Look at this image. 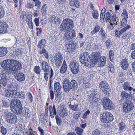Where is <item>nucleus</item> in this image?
Returning a JSON list of instances; mask_svg holds the SVG:
<instances>
[{"instance_id": "nucleus-37", "label": "nucleus", "mask_w": 135, "mask_h": 135, "mask_svg": "<svg viewBox=\"0 0 135 135\" xmlns=\"http://www.w3.org/2000/svg\"><path fill=\"white\" fill-rule=\"evenodd\" d=\"M94 58H93L95 60H97L98 61H99L100 60V54L99 52H96L94 53Z\"/></svg>"}, {"instance_id": "nucleus-50", "label": "nucleus", "mask_w": 135, "mask_h": 135, "mask_svg": "<svg viewBox=\"0 0 135 135\" xmlns=\"http://www.w3.org/2000/svg\"><path fill=\"white\" fill-rule=\"evenodd\" d=\"M55 63L56 66L59 67L62 64V60L54 59Z\"/></svg>"}, {"instance_id": "nucleus-34", "label": "nucleus", "mask_w": 135, "mask_h": 135, "mask_svg": "<svg viewBox=\"0 0 135 135\" xmlns=\"http://www.w3.org/2000/svg\"><path fill=\"white\" fill-rule=\"evenodd\" d=\"M46 41L45 39H42L39 41L37 45L38 47L40 48H43L45 46Z\"/></svg>"}, {"instance_id": "nucleus-52", "label": "nucleus", "mask_w": 135, "mask_h": 135, "mask_svg": "<svg viewBox=\"0 0 135 135\" xmlns=\"http://www.w3.org/2000/svg\"><path fill=\"white\" fill-rule=\"evenodd\" d=\"M35 6L37 9L40 8L42 6L41 3L39 0L36 1V3H35Z\"/></svg>"}, {"instance_id": "nucleus-55", "label": "nucleus", "mask_w": 135, "mask_h": 135, "mask_svg": "<svg viewBox=\"0 0 135 135\" xmlns=\"http://www.w3.org/2000/svg\"><path fill=\"white\" fill-rule=\"evenodd\" d=\"M92 135H102L100 134V131L97 129L94 131L92 133Z\"/></svg>"}, {"instance_id": "nucleus-10", "label": "nucleus", "mask_w": 135, "mask_h": 135, "mask_svg": "<svg viewBox=\"0 0 135 135\" xmlns=\"http://www.w3.org/2000/svg\"><path fill=\"white\" fill-rule=\"evenodd\" d=\"M91 57H90L88 52H84L82 53L80 57V60L84 65L86 66L87 63Z\"/></svg>"}, {"instance_id": "nucleus-21", "label": "nucleus", "mask_w": 135, "mask_h": 135, "mask_svg": "<svg viewBox=\"0 0 135 135\" xmlns=\"http://www.w3.org/2000/svg\"><path fill=\"white\" fill-rule=\"evenodd\" d=\"M18 91L16 90H10L5 94L6 97L10 98H15L16 96Z\"/></svg>"}, {"instance_id": "nucleus-3", "label": "nucleus", "mask_w": 135, "mask_h": 135, "mask_svg": "<svg viewBox=\"0 0 135 135\" xmlns=\"http://www.w3.org/2000/svg\"><path fill=\"white\" fill-rule=\"evenodd\" d=\"M62 86L60 83L58 82H56L54 84V89L55 94V98L56 101H58L61 98L62 93Z\"/></svg>"}, {"instance_id": "nucleus-9", "label": "nucleus", "mask_w": 135, "mask_h": 135, "mask_svg": "<svg viewBox=\"0 0 135 135\" xmlns=\"http://www.w3.org/2000/svg\"><path fill=\"white\" fill-rule=\"evenodd\" d=\"M11 79L4 73L0 74V88H4L7 84V80Z\"/></svg>"}, {"instance_id": "nucleus-47", "label": "nucleus", "mask_w": 135, "mask_h": 135, "mask_svg": "<svg viewBox=\"0 0 135 135\" xmlns=\"http://www.w3.org/2000/svg\"><path fill=\"white\" fill-rule=\"evenodd\" d=\"M92 15L94 18L98 19L99 16L98 11L96 10H94L92 12Z\"/></svg>"}, {"instance_id": "nucleus-48", "label": "nucleus", "mask_w": 135, "mask_h": 135, "mask_svg": "<svg viewBox=\"0 0 135 135\" xmlns=\"http://www.w3.org/2000/svg\"><path fill=\"white\" fill-rule=\"evenodd\" d=\"M108 71L113 73L114 71V69L113 65L111 63L109 64L108 68Z\"/></svg>"}, {"instance_id": "nucleus-1", "label": "nucleus", "mask_w": 135, "mask_h": 135, "mask_svg": "<svg viewBox=\"0 0 135 135\" xmlns=\"http://www.w3.org/2000/svg\"><path fill=\"white\" fill-rule=\"evenodd\" d=\"M74 26L73 21L70 18H66L63 20L59 27L60 31L65 33L64 37L68 42H71L76 37V32L75 30H72Z\"/></svg>"}, {"instance_id": "nucleus-24", "label": "nucleus", "mask_w": 135, "mask_h": 135, "mask_svg": "<svg viewBox=\"0 0 135 135\" xmlns=\"http://www.w3.org/2000/svg\"><path fill=\"white\" fill-rule=\"evenodd\" d=\"M70 84L71 89L75 90L78 87V84L76 81L72 79L70 81Z\"/></svg>"}, {"instance_id": "nucleus-46", "label": "nucleus", "mask_w": 135, "mask_h": 135, "mask_svg": "<svg viewBox=\"0 0 135 135\" xmlns=\"http://www.w3.org/2000/svg\"><path fill=\"white\" fill-rule=\"evenodd\" d=\"M2 102L3 104V105L4 107H7L9 106L10 101H9L8 99H6L3 100H2Z\"/></svg>"}, {"instance_id": "nucleus-64", "label": "nucleus", "mask_w": 135, "mask_h": 135, "mask_svg": "<svg viewBox=\"0 0 135 135\" xmlns=\"http://www.w3.org/2000/svg\"><path fill=\"white\" fill-rule=\"evenodd\" d=\"M21 53L22 52L21 50L19 49H17L15 51V54L17 56H18L20 55Z\"/></svg>"}, {"instance_id": "nucleus-25", "label": "nucleus", "mask_w": 135, "mask_h": 135, "mask_svg": "<svg viewBox=\"0 0 135 135\" xmlns=\"http://www.w3.org/2000/svg\"><path fill=\"white\" fill-rule=\"evenodd\" d=\"M9 59L6 60H4L2 63L1 66L2 68L4 69V70L3 71V73H5L6 70L7 68L9 67V62H8L7 61Z\"/></svg>"}, {"instance_id": "nucleus-23", "label": "nucleus", "mask_w": 135, "mask_h": 135, "mask_svg": "<svg viewBox=\"0 0 135 135\" xmlns=\"http://www.w3.org/2000/svg\"><path fill=\"white\" fill-rule=\"evenodd\" d=\"M41 66L42 70L45 73H49V66L47 62L43 61L41 63Z\"/></svg>"}, {"instance_id": "nucleus-14", "label": "nucleus", "mask_w": 135, "mask_h": 135, "mask_svg": "<svg viewBox=\"0 0 135 135\" xmlns=\"http://www.w3.org/2000/svg\"><path fill=\"white\" fill-rule=\"evenodd\" d=\"M7 61L8 62H9V66H10L19 67L20 68H22L21 63L18 61L13 59H9Z\"/></svg>"}, {"instance_id": "nucleus-11", "label": "nucleus", "mask_w": 135, "mask_h": 135, "mask_svg": "<svg viewBox=\"0 0 135 135\" xmlns=\"http://www.w3.org/2000/svg\"><path fill=\"white\" fill-rule=\"evenodd\" d=\"M71 71L74 74H77L79 71L78 63L75 61H71L69 64Z\"/></svg>"}, {"instance_id": "nucleus-45", "label": "nucleus", "mask_w": 135, "mask_h": 135, "mask_svg": "<svg viewBox=\"0 0 135 135\" xmlns=\"http://www.w3.org/2000/svg\"><path fill=\"white\" fill-rule=\"evenodd\" d=\"M68 111L65 109H62L61 110L60 113V116L62 117H65L68 115Z\"/></svg>"}, {"instance_id": "nucleus-7", "label": "nucleus", "mask_w": 135, "mask_h": 135, "mask_svg": "<svg viewBox=\"0 0 135 135\" xmlns=\"http://www.w3.org/2000/svg\"><path fill=\"white\" fill-rule=\"evenodd\" d=\"M21 68H20L19 67L9 66V67L6 69V72L4 73L11 79L12 77V74H16L17 73L18 70H20Z\"/></svg>"}, {"instance_id": "nucleus-35", "label": "nucleus", "mask_w": 135, "mask_h": 135, "mask_svg": "<svg viewBox=\"0 0 135 135\" xmlns=\"http://www.w3.org/2000/svg\"><path fill=\"white\" fill-rule=\"evenodd\" d=\"M33 71L36 74H40L41 72V70L40 67L39 66H35L34 67L33 69Z\"/></svg>"}, {"instance_id": "nucleus-58", "label": "nucleus", "mask_w": 135, "mask_h": 135, "mask_svg": "<svg viewBox=\"0 0 135 135\" xmlns=\"http://www.w3.org/2000/svg\"><path fill=\"white\" fill-rule=\"evenodd\" d=\"M125 127V123L123 122H121L119 126V129L120 130L122 131L123 130Z\"/></svg>"}, {"instance_id": "nucleus-51", "label": "nucleus", "mask_w": 135, "mask_h": 135, "mask_svg": "<svg viewBox=\"0 0 135 135\" xmlns=\"http://www.w3.org/2000/svg\"><path fill=\"white\" fill-rule=\"evenodd\" d=\"M28 25L29 26V28L30 29H32L33 28L34 24L32 22V19L31 18L30 19H28Z\"/></svg>"}, {"instance_id": "nucleus-30", "label": "nucleus", "mask_w": 135, "mask_h": 135, "mask_svg": "<svg viewBox=\"0 0 135 135\" xmlns=\"http://www.w3.org/2000/svg\"><path fill=\"white\" fill-rule=\"evenodd\" d=\"M98 62V61L97 60H95L94 58L92 59L91 57V59H90L88 61V63H87L86 66L89 67V65H90L92 67L94 66Z\"/></svg>"}, {"instance_id": "nucleus-22", "label": "nucleus", "mask_w": 135, "mask_h": 135, "mask_svg": "<svg viewBox=\"0 0 135 135\" xmlns=\"http://www.w3.org/2000/svg\"><path fill=\"white\" fill-rule=\"evenodd\" d=\"M69 4L71 6H75L77 8L80 7V2L79 0H69Z\"/></svg>"}, {"instance_id": "nucleus-26", "label": "nucleus", "mask_w": 135, "mask_h": 135, "mask_svg": "<svg viewBox=\"0 0 135 135\" xmlns=\"http://www.w3.org/2000/svg\"><path fill=\"white\" fill-rule=\"evenodd\" d=\"M67 69V65L65 60H64L60 69V73L62 74L65 73Z\"/></svg>"}, {"instance_id": "nucleus-41", "label": "nucleus", "mask_w": 135, "mask_h": 135, "mask_svg": "<svg viewBox=\"0 0 135 135\" xmlns=\"http://www.w3.org/2000/svg\"><path fill=\"white\" fill-rule=\"evenodd\" d=\"M54 59L62 60V54L58 52L56 53L54 56Z\"/></svg>"}, {"instance_id": "nucleus-63", "label": "nucleus", "mask_w": 135, "mask_h": 135, "mask_svg": "<svg viewBox=\"0 0 135 135\" xmlns=\"http://www.w3.org/2000/svg\"><path fill=\"white\" fill-rule=\"evenodd\" d=\"M110 22L109 23L110 25L108 26V28L109 30H111L114 28V27L113 26V23H112V21H110Z\"/></svg>"}, {"instance_id": "nucleus-38", "label": "nucleus", "mask_w": 135, "mask_h": 135, "mask_svg": "<svg viewBox=\"0 0 135 135\" xmlns=\"http://www.w3.org/2000/svg\"><path fill=\"white\" fill-rule=\"evenodd\" d=\"M75 130L78 135H82L83 134V131L82 129L77 127L75 128Z\"/></svg>"}, {"instance_id": "nucleus-27", "label": "nucleus", "mask_w": 135, "mask_h": 135, "mask_svg": "<svg viewBox=\"0 0 135 135\" xmlns=\"http://www.w3.org/2000/svg\"><path fill=\"white\" fill-rule=\"evenodd\" d=\"M100 97V95L98 94L95 91L92 92V93L90 94V96L89 99L90 100L92 99L93 101H94L95 99H94V98H96L98 99Z\"/></svg>"}, {"instance_id": "nucleus-40", "label": "nucleus", "mask_w": 135, "mask_h": 135, "mask_svg": "<svg viewBox=\"0 0 135 135\" xmlns=\"http://www.w3.org/2000/svg\"><path fill=\"white\" fill-rule=\"evenodd\" d=\"M0 132L3 135H6L7 133V129L3 126L0 127Z\"/></svg>"}, {"instance_id": "nucleus-13", "label": "nucleus", "mask_w": 135, "mask_h": 135, "mask_svg": "<svg viewBox=\"0 0 135 135\" xmlns=\"http://www.w3.org/2000/svg\"><path fill=\"white\" fill-rule=\"evenodd\" d=\"M66 46L67 48L66 51L69 53H72L74 52L76 47V43L73 42L71 43L70 44H67Z\"/></svg>"}, {"instance_id": "nucleus-20", "label": "nucleus", "mask_w": 135, "mask_h": 135, "mask_svg": "<svg viewBox=\"0 0 135 135\" xmlns=\"http://www.w3.org/2000/svg\"><path fill=\"white\" fill-rule=\"evenodd\" d=\"M120 65L122 68L124 70L127 69L129 67V64L126 59L122 60L121 62Z\"/></svg>"}, {"instance_id": "nucleus-31", "label": "nucleus", "mask_w": 135, "mask_h": 135, "mask_svg": "<svg viewBox=\"0 0 135 135\" xmlns=\"http://www.w3.org/2000/svg\"><path fill=\"white\" fill-rule=\"evenodd\" d=\"M78 104L76 102L73 101V104H70L69 105L70 108L74 111H77L78 110Z\"/></svg>"}, {"instance_id": "nucleus-53", "label": "nucleus", "mask_w": 135, "mask_h": 135, "mask_svg": "<svg viewBox=\"0 0 135 135\" xmlns=\"http://www.w3.org/2000/svg\"><path fill=\"white\" fill-rule=\"evenodd\" d=\"M5 14V11L4 9L2 7H0V18H1L4 16Z\"/></svg>"}, {"instance_id": "nucleus-39", "label": "nucleus", "mask_w": 135, "mask_h": 135, "mask_svg": "<svg viewBox=\"0 0 135 135\" xmlns=\"http://www.w3.org/2000/svg\"><path fill=\"white\" fill-rule=\"evenodd\" d=\"M121 17H123L124 18H128V16L127 11L125 8H124L123 10V12L121 15Z\"/></svg>"}, {"instance_id": "nucleus-16", "label": "nucleus", "mask_w": 135, "mask_h": 135, "mask_svg": "<svg viewBox=\"0 0 135 135\" xmlns=\"http://www.w3.org/2000/svg\"><path fill=\"white\" fill-rule=\"evenodd\" d=\"M15 77L17 81L21 82L25 80L26 76L22 72L20 71L16 74Z\"/></svg>"}, {"instance_id": "nucleus-28", "label": "nucleus", "mask_w": 135, "mask_h": 135, "mask_svg": "<svg viewBox=\"0 0 135 135\" xmlns=\"http://www.w3.org/2000/svg\"><path fill=\"white\" fill-rule=\"evenodd\" d=\"M8 52L7 49L5 47H0V57L5 56Z\"/></svg>"}, {"instance_id": "nucleus-33", "label": "nucleus", "mask_w": 135, "mask_h": 135, "mask_svg": "<svg viewBox=\"0 0 135 135\" xmlns=\"http://www.w3.org/2000/svg\"><path fill=\"white\" fill-rule=\"evenodd\" d=\"M13 114L8 111L5 112L4 113V118L5 120L7 121V120L9 119Z\"/></svg>"}, {"instance_id": "nucleus-49", "label": "nucleus", "mask_w": 135, "mask_h": 135, "mask_svg": "<svg viewBox=\"0 0 135 135\" xmlns=\"http://www.w3.org/2000/svg\"><path fill=\"white\" fill-rule=\"evenodd\" d=\"M56 121V123L58 126H61L62 123V121L61 119L59 116L56 115L55 117Z\"/></svg>"}, {"instance_id": "nucleus-29", "label": "nucleus", "mask_w": 135, "mask_h": 135, "mask_svg": "<svg viewBox=\"0 0 135 135\" xmlns=\"http://www.w3.org/2000/svg\"><path fill=\"white\" fill-rule=\"evenodd\" d=\"M99 33L101 36V38L102 40L105 39L107 37V35L105 30L102 28H101Z\"/></svg>"}, {"instance_id": "nucleus-56", "label": "nucleus", "mask_w": 135, "mask_h": 135, "mask_svg": "<svg viewBox=\"0 0 135 135\" xmlns=\"http://www.w3.org/2000/svg\"><path fill=\"white\" fill-rule=\"evenodd\" d=\"M110 14L108 12H107L106 13V17L105 18L106 21H108L110 20Z\"/></svg>"}, {"instance_id": "nucleus-19", "label": "nucleus", "mask_w": 135, "mask_h": 135, "mask_svg": "<svg viewBox=\"0 0 135 135\" xmlns=\"http://www.w3.org/2000/svg\"><path fill=\"white\" fill-rule=\"evenodd\" d=\"M131 95L124 91H123L120 94V98L121 99L120 101L122 102L123 100H129V98L131 97Z\"/></svg>"}, {"instance_id": "nucleus-62", "label": "nucleus", "mask_w": 135, "mask_h": 135, "mask_svg": "<svg viewBox=\"0 0 135 135\" xmlns=\"http://www.w3.org/2000/svg\"><path fill=\"white\" fill-rule=\"evenodd\" d=\"M34 22L37 26L38 27L39 26V18H35L34 20Z\"/></svg>"}, {"instance_id": "nucleus-44", "label": "nucleus", "mask_w": 135, "mask_h": 135, "mask_svg": "<svg viewBox=\"0 0 135 135\" xmlns=\"http://www.w3.org/2000/svg\"><path fill=\"white\" fill-rule=\"evenodd\" d=\"M109 55L110 60L111 62L113 61L114 56V52L113 51L110 50L109 51Z\"/></svg>"}, {"instance_id": "nucleus-5", "label": "nucleus", "mask_w": 135, "mask_h": 135, "mask_svg": "<svg viewBox=\"0 0 135 135\" xmlns=\"http://www.w3.org/2000/svg\"><path fill=\"white\" fill-rule=\"evenodd\" d=\"M132 100L131 99H129V100H126L123 103V110L124 112L128 113L133 109L134 106Z\"/></svg>"}, {"instance_id": "nucleus-61", "label": "nucleus", "mask_w": 135, "mask_h": 135, "mask_svg": "<svg viewBox=\"0 0 135 135\" xmlns=\"http://www.w3.org/2000/svg\"><path fill=\"white\" fill-rule=\"evenodd\" d=\"M47 22V19L46 18L42 19L40 21L41 24L44 25H45Z\"/></svg>"}, {"instance_id": "nucleus-32", "label": "nucleus", "mask_w": 135, "mask_h": 135, "mask_svg": "<svg viewBox=\"0 0 135 135\" xmlns=\"http://www.w3.org/2000/svg\"><path fill=\"white\" fill-rule=\"evenodd\" d=\"M16 96L20 99L24 100L25 99V93L22 91H20L18 92Z\"/></svg>"}, {"instance_id": "nucleus-4", "label": "nucleus", "mask_w": 135, "mask_h": 135, "mask_svg": "<svg viewBox=\"0 0 135 135\" xmlns=\"http://www.w3.org/2000/svg\"><path fill=\"white\" fill-rule=\"evenodd\" d=\"M114 117L111 113L105 112L102 114L100 117V120L104 123H108L111 122L114 119Z\"/></svg>"}, {"instance_id": "nucleus-18", "label": "nucleus", "mask_w": 135, "mask_h": 135, "mask_svg": "<svg viewBox=\"0 0 135 135\" xmlns=\"http://www.w3.org/2000/svg\"><path fill=\"white\" fill-rule=\"evenodd\" d=\"M17 116L14 114L8 119L7 120V122L10 124H15L18 122Z\"/></svg>"}, {"instance_id": "nucleus-12", "label": "nucleus", "mask_w": 135, "mask_h": 135, "mask_svg": "<svg viewBox=\"0 0 135 135\" xmlns=\"http://www.w3.org/2000/svg\"><path fill=\"white\" fill-rule=\"evenodd\" d=\"M64 89L65 92H68L71 89L70 81L68 79H64L62 82Z\"/></svg>"}, {"instance_id": "nucleus-6", "label": "nucleus", "mask_w": 135, "mask_h": 135, "mask_svg": "<svg viewBox=\"0 0 135 135\" xmlns=\"http://www.w3.org/2000/svg\"><path fill=\"white\" fill-rule=\"evenodd\" d=\"M102 101L103 107L105 110H112L114 108L113 104L109 98L106 97L103 98Z\"/></svg>"}, {"instance_id": "nucleus-36", "label": "nucleus", "mask_w": 135, "mask_h": 135, "mask_svg": "<svg viewBox=\"0 0 135 135\" xmlns=\"http://www.w3.org/2000/svg\"><path fill=\"white\" fill-rule=\"evenodd\" d=\"M131 28L130 25H127L125 27H124L119 31V37H120V36H121L122 34L124 32H125L127 30Z\"/></svg>"}, {"instance_id": "nucleus-59", "label": "nucleus", "mask_w": 135, "mask_h": 135, "mask_svg": "<svg viewBox=\"0 0 135 135\" xmlns=\"http://www.w3.org/2000/svg\"><path fill=\"white\" fill-rule=\"evenodd\" d=\"M28 98L31 102H32L33 100V96L30 93H29L28 94Z\"/></svg>"}, {"instance_id": "nucleus-2", "label": "nucleus", "mask_w": 135, "mask_h": 135, "mask_svg": "<svg viewBox=\"0 0 135 135\" xmlns=\"http://www.w3.org/2000/svg\"><path fill=\"white\" fill-rule=\"evenodd\" d=\"M10 107L12 111L17 115L24 114L22 105L20 100L16 99L11 100Z\"/></svg>"}, {"instance_id": "nucleus-54", "label": "nucleus", "mask_w": 135, "mask_h": 135, "mask_svg": "<svg viewBox=\"0 0 135 135\" xmlns=\"http://www.w3.org/2000/svg\"><path fill=\"white\" fill-rule=\"evenodd\" d=\"M127 23L126 18H123L121 21V26L122 27L126 26V25Z\"/></svg>"}, {"instance_id": "nucleus-57", "label": "nucleus", "mask_w": 135, "mask_h": 135, "mask_svg": "<svg viewBox=\"0 0 135 135\" xmlns=\"http://www.w3.org/2000/svg\"><path fill=\"white\" fill-rule=\"evenodd\" d=\"M25 116L27 117H29L30 116V111L28 108H25Z\"/></svg>"}, {"instance_id": "nucleus-17", "label": "nucleus", "mask_w": 135, "mask_h": 135, "mask_svg": "<svg viewBox=\"0 0 135 135\" xmlns=\"http://www.w3.org/2000/svg\"><path fill=\"white\" fill-rule=\"evenodd\" d=\"M130 85L129 83L126 82L124 83L123 84L122 87L124 90L130 91H132L133 92V94H134V92L135 91V89L130 86Z\"/></svg>"}, {"instance_id": "nucleus-43", "label": "nucleus", "mask_w": 135, "mask_h": 135, "mask_svg": "<svg viewBox=\"0 0 135 135\" xmlns=\"http://www.w3.org/2000/svg\"><path fill=\"white\" fill-rule=\"evenodd\" d=\"M47 6L46 4H44L42 6L41 11L42 12V15L45 16L47 13Z\"/></svg>"}, {"instance_id": "nucleus-15", "label": "nucleus", "mask_w": 135, "mask_h": 135, "mask_svg": "<svg viewBox=\"0 0 135 135\" xmlns=\"http://www.w3.org/2000/svg\"><path fill=\"white\" fill-rule=\"evenodd\" d=\"M8 25L5 22H0V32L1 34L5 33L7 31Z\"/></svg>"}, {"instance_id": "nucleus-60", "label": "nucleus", "mask_w": 135, "mask_h": 135, "mask_svg": "<svg viewBox=\"0 0 135 135\" xmlns=\"http://www.w3.org/2000/svg\"><path fill=\"white\" fill-rule=\"evenodd\" d=\"M112 18L110 21H112V23H114L115 21H118V17H116L115 15H113V16H112Z\"/></svg>"}, {"instance_id": "nucleus-8", "label": "nucleus", "mask_w": 135, "mask_h": 135, "mask_svg": "<svg viewBox=\"0 0 135 135\" xmlns=\"http://www.w3.org/2000/svg\"><path fill=\"white\" fill-rule=\"evenodd\" d=\"M99 88L102 91L106 94H109L110 92V87L107 82L105 81H102L99 84Z\"/></svg>"}, {"instance_id": "nucleus-42", "label": "nucleus", "mask_w": 135, "mask_h": 135, "mask_svg": "<svg viewBox=\"0 0 135 135\" xmlns=\"http://www.w3.org/2000/svg\"><path fill=\"white\" fill-rule=\"evenodd\" d=\"M105 44L107 48L109 49L112 45V43L109 39H108L106 41Z\"/></svg>"}]
</instances>
